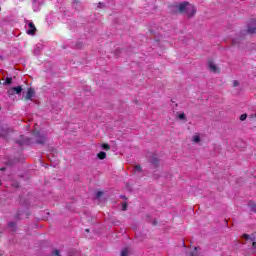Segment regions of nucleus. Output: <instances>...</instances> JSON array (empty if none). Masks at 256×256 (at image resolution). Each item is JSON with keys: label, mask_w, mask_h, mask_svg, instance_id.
Returning a JSON list of instances; mask_svg holds the SVG:
<instances>
[{"label": "nucleus", "mask_w": 256, "mask_h": 256, "mask_svg": "<svg viewBox=\"0 0 256 256\" xmlns=\"http://www.w3.org/2000/svg\"><path fill=\"white\" fill-rule=\"evenodd\" d=\"M36 142L43 145L47 141V138L45 136H40L39 133L35 134Z\"/></svg>", "instance_id": "0eeeda50"}, {"label": "nucleus", "mask_w": 256, "mask_h": 256, "mask_svg": "<svg viewBox=\"0 0 256 256\" xmlns=\"http://www.w3.org/2000/svg\"><path fill=\"white\" fill-rule=\"evenodd\" d=\"M245 119H247V114H242L240 116V121H245Z\"/></svg>", "instance_id": "dca6fc26"}, {"label": "nucleus", "mask_w": 256, "mask_h": 256, "mask_svg": "<svg viewBox=\"0 0 256 256\" xmlns=\"http://www.w3.org/2000/svg\"><path fill=\"white\" fill-rule=\"evenodd\" d=\"M13 83V78H6V85H11Z\"/></svg>", "instance_id": "2eb2a0df"}, {"label": "nucleus", "mask_w": 256, "mask_h": 256, "mask_svg": "<svg viewBox=\"0 0 256 256\" xmlns=\"http://www.w3.org/2000/svg\"><path fill=\"white\" fill-rule=\"evenodd\" d=\"M35 31H37V28L35 27V24L33 22L28 23L27 28V34L28 35H35Z\"/></svg>", "instance_id": "7ed1b4c3"}, {"label": "nucleus", "mask_w": 256, "mask_h": 256, "mask_svg": "<svg viewBox=\"0 0 256 256\" xmlns=\"http://www.w3.org/2000/svg\"><path fill=\"white\" fill-rule=\"evenodd\" d=\"M9 227H15V223L13 222L9 223Z\"/></svg>", "instance_id": "393cba45"}, {"label": "nucleus", "mask_w": 256, "mask_h": 256, "mask_svg": "<svg viewBox=\"0 0 256 256\" xmlns=\"http://www.w3.org/2000/svg\"><path fill=\"white\" fill-rule=\"evenodd\" d=\"M178 119H180L181 121H185V119H187V117H185V113H179Z\"/></svg>", "instance_id": "ddd939ff"}, {"label": "nucleus", "mask_w": 256, "mask_h": 256, "mask_svg": "<svg viewBox=\"0 0 256 256\" xmlns=\"http://www.w3.org/2000/svg\"><path fill=\"white\" fill-rule=\"evenodd\" d=\"M122 211H127V204L124 203V204L122 205Z\"/></svg>", "instance_id": "aec40b11"}, {"label": "nucleus", "mask_w": 256, "mask_h": 256, "mask_svg": "<svg viewBox=\"0 0 256 256\" xmlns=\"http://www.w3.org/2000/svg\"><path fill=\"white\" fill-rule=\"evenodd\" d=\"M102 149H105V151H109V149H111V146H109V144H102Z\"/></svg>", "instance_id": "4468645a"}, {"label": "nucleus", "mask_w": 256, "mask_h": 256, "mask_svg": "<svg viewBox=\"0 0 256 256\" xmlns=\"http://www.w3.org/2000/svg\"><path fill=\"white\" fill-rule=\"evenodd\" d=\"M255 31H256L255 20H251L250 23L248 24L247 33H250L251 35H253V33H255Z\"/></svg>", "instance_id": "20e7f679"}, {"label": "nucleus", "mask_w": 256, "mask_h": 256, "mask_svg": "<svg viewBox=\"0 0 256 256\" xmlns=\"http://www.w3.org/2000/svg\"><path fill=\"white\" fill-rule=\"evenodd\" d=\"M21 91H23V88L21 86L13 87L8 90V95H20Z\"/></svg>", "instance_id": "f03ea898"}, {"label": "nucleus", "mask_w": 256, "mask_h": 256, "mask_svg": "<svg viewBox=\"0 0 256 256\" xmlns=\"http://www.w3.org/2000/svg\"><path fill=\"white\" fill-rule=\"evenodd\" d=\"M209 70L212 71V73H219V68H217V65L213 62L208 63Z\"/></svg>", "instance_id": "423d86ee"}, {"label": "nucleus", "mask_w": 256, "mask_h": 256, "mask_svg": "<svg viewBox=\"0 0 256 256\" xmlns=\"http://www.w3.org/2000/svg\"><path fill=\"white\" fill-rule=\"evenodd\" d=\"M98 159H101V160H103V159H105V157H107V153H105V152H100V153H98Z\"/></svg>", "instance_id": "9b49d317"}, {"label": "nucleus", "mask_w": 256, "mask_h": 256, "mask_svg": "<svg viewBox=\"0 0 256 256\" xmlns=\"http://www.w3.org/2000/svg\"><path fill=\"white\" fill-rule=\"evenodd\" d=\"M121 256H129V248L122 249Z\"/></svg>", "instance_id": "9d476101"}, {"label": "nucleus", "mask_w": 256, "mask_h": 256, "mask_svg": "<svg viewBox=\"0 0 256 256\" xmlns=\"http://www.w3.org/2000/svg\"><path fill=\"white\" fill-rule=\"evenodd\" d=\"M53 255H54V256H60L59 250H55V251L53 252Z\"/></svg>", "instance_id": "412c9836"}, {"label": "nucleus", "mask_w": 256, "mask_h": 256, "mask_svg": "<svg viewBox=\"0 0 256 256\" xmlns=\"http://www.w3.org/2000/svg\"><path fill=\"white\" fill-rule=\"evenodd\" d=\"M248 207H249V209L252 213H256V204H255V202H252V201L248 202Z\"/></svg>", "instance_id": "6e6552de"}, {"label": "nucleus", "mask_w": 256, "mask_h": 256, "mask_svg": "<svg viewBox=\"0 0 256 256\" xmlns=\"http://www.w3.org/2000/svg\"><path fill=\"white\" fill-rule=\"evenodd\" d=\"M142 169H141V165H135L134 166V173H141Z\"/></svg>", "instance_id": "f8f14e48"}, {"label": "nucleus", "mask_w": 256, "mask_h": 256, "mask_svg": "<svg viewBox=\"0 0 256 256\" xmlns=\"http://www.w3.org/2000/svg\"><path fill=\"white\" fill-rule=\"evenodd\" d=\"M1 171H5V168H1Z\"/></svg>", "instance_id": "bb28decb"}, {"label": "nucleus", "mask_w": 256, "mask_h": 256, "mask_svg": "<svg viewBox=\"0 0 256 256\" xmlns=\"http://www.w3.org/2000/svg\"><path fill=\"white\" fill-rule=\"evenodd\" d=\"M233 87H239V81L234 80L233 81Z\"/></svg>", "instance_id": "a211bd4d"}, {"label": "nucleus", "mask_w": 256, "mask_h": 256, "mask_svg": "<svg viewBox=\"0 0 256 256\" xmlns=\"http://www.w3.org/2000/svg\"><path fill=\"white\" fill-rule=\"evenodd\" d=\"M192 256H197L198 254H197V248H194V252H192V254H191Z\"/></svg>", "instance_id": "4be33fe9"}, {"label": "nucleus", "mask_w": 256, "mask_h": 256, "mask_svg": "<svg viewBox=\"0 0 256 256\" xmlns=\"http://www.w3.org/2000/svg\"><path fill=\"white\" fill-rule=\"evenodd\" d=\"M243 237H244V239H246L247 241H249V235L244 234Z\"/></svg>", "instance_id": "5701e85b"}, {"label": "nucleus", "mask_w": 256, "mask_h": 256, "mask_svg": "<svg viewBox=\"0 0 256 256\" xmlns=\"http://www.w3.org/2000/svg\"><path fill=\"white\" fill-rule=\"evenodd\" d=\"M178 9L181 13H185L188 17H193L197 13V9L193 4L188 2H183L178 6Z\"/></svg>", "instance_id": "f257e3e1"}, {"label": "nucleus", "mask_w": 256, "mask_h": 256, "mask_svg": "<svg viewBox=\"0 0 256 256\" xmlns=\"http://www.w3.org/2000/svg\"><path fill=\"white\" fill-rule=\"evenodd\" d=\"M252 248L256 249V242L255 241L252 242Z\"/></svg>", "instance_id": "b1692460"}, {"label": "nucleus", "mask_w": 256, "mask_h": 256, "mask_svg": "<svg viewBox=\"0 0 256 256\" xmlns=\"http://www.w3.org/2000/svg\"><path fill=\"white\" fill-rule=\"evenodd\" d=\"M192 141H193V143H200L201 137L199 136V134L194 135L192 137Z\"/></svg>", "instance_id": "1a4fd4ad"}, {"label": "nucleus", "mask_w": 256, "mask_h": 256, "mask_svg": "<svg viewBox=\"0 0 256 256\" xmlns=\"http://www.w3.org/2000/svg\"><path fill=\"white\" fill-rule=\"evenodd\" d=\"M102 196H103V192L99 191L96 193V199H99Z\"/></svg>", "instance_id": "f3484780"}, {"label": "nucleus", "mask_w": 256, "mask_h": 256, "mask_svg": "<svg viewBox=\"0 0 256 256\" xmlns=\"http://www.w3.org/2000/svg\"><path fill=\"white\" fill-rule=\"evenodd\" d=\"M157 162H158L157 158H152L151 163H153V165H157Z\"/></svg>", "instance_id": "6ab92c4d"}, {"label": "nucleus", "mask_w": 256, "mask_h": 256, "mask_svg": "<svg viewBox=\"0 0 256 256\" xmlns=\"http://www.w3.org/2000/svg\"><path fill=\"white\" fill-rule=\"evenodd\" d=\"M24 143H25L26 145H29V141H24Z\"/></svg>", "instance_id": "a878e982"}, {"label": "nucleus", "mask_w": 256, "mask_h": 256, "mask_svg": "<svg viewBox=\"0 0 256 256\" xmlns=\"http://www.w3.org/2000/svg\"><path fill=\"white\" fill-rule=\"evenodd\" d=\"M33 97H35V90H33V88H29L26 93L25 100L31 101V99H33Z\"/></svg>", "instance_id": "39448f33"}]
</instances>
